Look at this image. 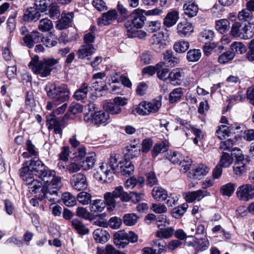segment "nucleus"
Returning <instances> with one entry per match:
<instances>
[{
  "label": "nucleus",
  "mask_w": 254,
  "mask_h": 254,
  "mask_svg": "<svg viewBox=\"0 0 254 254\" xmlns=\"http://www.w3.org/2000/svg\"><path fill=\"white\" fill-rule=\"evenodd\" d=\"M35 175L44 182L42 190L43 197L50 202L55 203L60 198V189L62 185L61 178L56 175L54 170H50L40 160H32L29 165L23 167L20 170V175L22 179L27 176Z\"/></svg>",
  "instance_id": "obj_1"
},
{
  "label": "nucleus",
  "mask_w": 254,
  "mask_h": 254,
  "mask_svg": "<svg viewBox=\"0 0 254 254\" xmlns=\"http://www.w3.org/2000/svg\"><path fill=\"white\" fill-rule=\"evenodd\" d=\"M120 168L124 176H130L134 172V166L130 161L125 160L117 163L116 156H111L108 163H102L94 173V178L103 183H111L113 180L114 175Z\"/></svg>",
  "instance_id": "obj_2"
},
{
  "label": "nucleus",
  "mask_w": 254,
  "mask_h": 254,
  "mask_svg": "<svg viewBox=\"0 0 254 254\" xmlns=\"http://www.w3.org/2000/svg\"><path fill=\"white\" fill-rule=\"evenodd\" d=\"M48 97L53 100V102H48L46 108L51 110L53 106H57L69 99V89L65 84H57L49 82L45 87Z\"/></svg>",
  "instance_id": "obj_3"
},
{
  "label": "nucleus",
  "mask_w": 254,
  "mask_h": 254,
  "mask_svg": "<svg viewBox=\"0 0 254 254\" xmlns=\"http://www.w3.org/2000/svg\"><path fill=\"white\" fill-rule=\"evenodd\" d=\"M39 57L35 56L28 64L33 72L42 77L50 75L54 66L58 63V60L53 58L44 59L39 61Z\"/></svg>",
  "instance_id": "obj_4"
},
{
  "label": "nucleus",
  "mask_w": 254,
  "mask_h": 254,
  "mask_svg": "<svg viewBox=\"0 0 254 254\" xmlns=\"http://www.w3.org/2000/svg\"><path fill=\"white\" fill-rule=\"evenodd\" d=\"M145 10L136 8L129 14L130 19L127 20L125 22V27L127 30H130L133 28H142L146 20V17L144 15Z\"/></svg>",
  "instance_id": "obj_5"
},
{
  "label": "nucleus",
  "mask_w": 254,
  "mask_h": 254,
  "mask_svg": "<svg viewBox=\"0 0 254 254\" xmlns=\"http://www.w3.org/2000/svg\"><path fill=\"white\" fill-rule=\"evenodd\" d=\"M162 106L161 99H155L150 102H141L135 108V112L139 115L147 116L157 113Z\"/></svg>",
  "instance_id": "obj_6"
},
{
  "label": "nucleus",
  "mask_w": 254,
  "mask_h": 254,
  "mask_svg": "<svg viewBox=\"0 0 254 254\" xmlns=\"http://www.w3.org/2000/svg\"><path fill=\"white\" fill-rule=\"evenodd\" d=\"M20 33L23 35V40L24 44L29 48H32L35 44L39 43L42 38V34L38 31H34L29 34L27 28L22 26L20 29Z\"/></svg>",
  "instance_id": "obj_7"
},
{
  "label": "nucleus",
  "mask_w": 254,
  "mask_h": 254,
  "mask_svg": "<svg viewBox=\"0 0 254 254\" xmlns=\"http://www.w3.org/2000/svg\"><path fill=\"white\" fill-rule=\"evenodd\" d=\"M232 156L235 159L233 171L235 175L240 176L247 171L246 160L241 150H235Z\"/></svg>",
  "instance_id": "obj_8"
},
{
  "label": "nucleus",
  "mask_w": 254,
  "mask_h": 254,
  "mask_svg": "<svg viewBox=\"0 0 254 254\" xmlns=\"http://www.w3.org/2000/svg\"><path fill=\"white\" fill-rule=\"evenodd\" d=\"M236 194L240 200L248 201L254 196V186L249 184L243 185L238 188Z\"/></svg>",
  "instance_id": "obj_9"
},
{
  "label": "nucleus",
  "mask_w": 254,
  "mask_h": 254,
  "mask_svg": "<svg viewBox=\"0 0 254 254\" xmlns=\"http://www.w3.org/2000/svg\"><path fill=\"white\" fill-rule=\"evenodd\" d=\"M70 183L72 188L78 191L86 189L88 186L86 176L81 173L72 175Z\"/></svg>",
  "instance_id": "obj_10"
},
{
  "label": "nucleus",
  "mask_w": 254,
  "mask_h": 254,
  "mask_svg": "<svg viewBox=\"0 0 254 254\" xmlns=\"http://www.w3.org/2000/svg\"><path fill=\"white\" fill-rule=\"evenodd\" d=\"M166 46V42L163 33H158L153 35L151 39L152 49L157 53L160 52L164 49Z\"/></svg>",
  "instance_id": "obj_11"
},
{
  "label": "nucleus",
  "mask_w": 254,
  "mask_h": 254,
  "mask_svg": "<svg viewBox=\"0 0 254 254\" xmlns=\"http://www.w3.org/2000/svg\"><path fill=\"white\" fill-rule=\"evenodd\" d=\"M185 69L182 68H174L168 74V79L174 85H181L185 76Z\"/></svg>",
  "instance_id": "obj_12"
},
{
  "label": "nucleus",
  "mask_w": 254,
  "mask_h": 254,
  "mask_svg": "<svg viewBox=\"0 0 254 254\" xmlns=\"http://www.w3.org/2000/svg\"><path fill=\"white\" fill-rule=\"evenodd\" d=\"M209 168L203 164H199L189 173V176L192 179H200L209 171Z\"/></svg>",
  "instance_id": "obj_13"
},
{
  "label": "nucleus",
  "mask_w": 254,
  "mask_h": 254,
  "mask_svg": "<svg viewBox=\"0 0 254 254\" xmlns=\"http://www.w3.org/2000/svg\"><path fill=\"white\" fill-rule=\"evenodd\" d=\"M179 19V12L172 10L169 12L163 19V24L166 27H171L175 25Z\"/></svg>",
  "instance_id": "obj_14"
},
{
  "label": "nucleus",
  "mask_w": 254,
  "mask_h": 254,
  "mask_svg": "<svg viewBox=\"0 0 254 254\" xmlns=\"http://www.w3.org/2000/svg\"><path fill=\"white\" fill-rule=\"evenodd\" d=\"M210 195V192L207 190H198L187 193L185 196V199L188 202H192L196 199L199 200L204 197Z\"/></svg>",
  "instance_id": "obj_15"
},
{
  "label": "nucleus",
  "mask_w": 254,
  "mask_h": 254,
  "mask_svg": "<svg viewBox=\"0 0 254 254\" xmlns=\"http://www.w3.org/2000/svg\"><path fill=\"white\" fill-rule=\"evenodd\" d=\"M47 122L49 125L48 128L49 130L53 129L54 132L57 134H59L61 137L63 132L61 128V122L54 116H50L47 117Z\"/></svg>",
  "instance_id": "obj_16"
},
{
  "label": "nucleus",
  "mask_w": 254,
  "mask_h": 254,
  "mask_svg": "<svg viewBox=\"0 0 254 254\" xmlns=\"http://www.w3.org/2000/svg\"><path fill=\"white\" fill-rule=\"evenodd\" d=\"M118 13L115 9L109 10L104 13L101 18H98V24L100 25H108L111 22L117 19Z\"/></svg>",
  "instance_id": "obj_17"
},
{
  "label": "nucleus",
  "mask_w": 254,
  "mask_h": 254,
  "mask_svg": "<svg viewBox=\"0 0 254 254\" xmlns=\"http://www.w3.org/2000/svg\"><path fill=\"white\" fill-rule=\"evenodd\" d=\"M109 114L104 111L95 112L91 119V122L96 125L106 124L109 120Z\"/></svg>",
  "instance_id": "obj_18"
},
{
  "label": "nucleus",
  "mask_w": 254,
  "mask_h": 254,
  "mask_svg": "<svg viewBox=\"0 0 254 254\" xmlns=\"http://www.w3.org/2000/svg\"><path fill=\"white\" fill-rule=\"evenodd\" d=\"M164 64L166 66L174 67L179 64L180 59L172 51H167L164 53Z\"/></svg>",
  "instance_id": "obj_19"
},
{
  "label": "nucleus",
  "mask_w": 254,
  "mask_h": 254,
  "mask_svg": "<svg viewBox=\"0 0 254 254\" xmlns=\"http://www.w3.org/2000/svg\"><path fill=\"white\" fill-rule=\"evenodd\" d=\"M193 31V27L190 23L182 22L177 25V33L181 37L189 35Z\"/></svg>",
  "instance_id": "obj_20"
},
{
  "label": "nucleus",
  "mask_w": 254,
  "mask_h": 254,
  "mask_svg": "<svg viewBox=\"0 0 254 254\" xmlns=\"http://www.w3.org/2000/svg\"><path fill=\"white\" fill-rule=\"evenodd\" d=\"M96 51V49L93 45L84 44L78 50L77 56L78 58L84 59L87 58Z\"/></svg>",
  "instance_id": "obj_21"
},
{
  "label": "nucleus",
  "mask_w": 254,
  "mask_h": 254,
  "mask_svg": "<svg viewBox=\"0 0 254 254\" xmlns=\"http://www.w3.org/2000/svg\"><path fill=\"white\" fill-rule=\"evenodd\" d=\"M73 17V13L71 12L63 13L62 18L59 20L56 27L60 30L66 28L71 22Z\"/></svg>",
  "instance_id": "obj_22"
},
{
  "label": "nucleus",
  "mask_w": 254,
  "mask_h": 254,
  "mask_svg": "<svg viewBox=\"0 0 254 254\" xmlns=\"http://www.w3.org/2000/svg\"><path fill=\"white\" fill-rule=\"evenodd\" d=\"M183 8L185 15L189 17L196 16L198 11L197 5L194 2L192 1L185 3L183 5Z\"/></svg>",
  "instance_id": "obj_23"
},
{
  "label": "nucleus",
  "mask_w": 254,
  "mask_h": 254,
  "mask_svg": "<svg viewBox=\"0 0 254 254\" xmlns=\"http://www.w3.org/2000/svg\"><path fill=\"white\" fill-rule=\"evenodd\" d=\"M110 235L108 232L102 228L96 229L93 232V237L95 240L99 243H106Z\"/></svg>",
  "instance_id": "obj_24"
},
{
  "label": "nucleus",
  "mask_w": 254,
  "mask_h": 254,
  "mask_svg": "<svg viewBox=\"0 0 254 254\" xmlns=\"http://www.w3.org/2000/svg\"><path fill=\"white\" fill-rule=\"evenodd\" d=\"M29 186V192L32 193H36L42 185V183L38 180L33 179L32 176H27L26 179H23Z\"/></svg>",
  "instance_id": "obj_25"
},
{
  "label": "nucleus",
  "mask_w": 254,
  "mask_h": 254,
  "mask_svg": "<svg viewBox=\"0 0 254 254\" xmlns=\"http://www.w3.org/2000/svg\"><path fill=\"white\" fill-rule=\"evenodd\" d=\"M242 32L240 34V38L247 40L251 39L254 35V24L249 22L243 24Z\"/></svg>",
  "instance_id": "obj_26"
},
{
  "label": "nucleus",
  "mask_w": 254,
  "mask_h": 254,
  "mask_svg": "<svg viewBox=\"0 0 254 254\" xmlns=\"http://www.w3.org/2000/svg\"><path fill=\"white\" fill-rule=\"evenodd\" d=\"M127 233L118 232L114 235V243L119 248H124L127 245Z\"/></svg>",
  "instance_id": "obj_27"
},
{
  "label": "nucleus",
  "mask_w": 254,
  "mask_h": 254,
  "mask_svg": "<svg viewBox=\"0 0 254 254\" xmlns=\"http://www.w3.org/2000/svg\"><path fill=\"white\" fill-rule=\"evenodd\" d=\"M72 227L80 235H84L88 234L89 230L83 222L77 219H74L71 221Z\"/></svg>",
  "instance_id": "obj_28"
},
{
  "label": "nucleus",
  "mask_w": 254,
  "mask_h": 254,
  "mask_svg": "<svg viewBox=\"0 0 254 254\" xmlns=\"http://www.w3.org/2000/svg\"><path fill=\"white\" fill-rule=\"evenodd\" d=\"M152 195L153 198L159 201L165 200L168 197L166 190L159 187H154L152 190Z\"/></svg>",
  "instance_id": "obj_29"
},
{
  "label": "nucleus",
  "mask_w": 254,
  "mask_h": 254,
  "mask_svg": "<svg viewBox=\"0 0 254 254\" xmlns=\"http://www.w3.org/2000/svg\"><path fill=\"white\" fill-rule=\"evenodd\" d=\"M90 88L86 83H83L75 92L74 98L78 101H83L85 99Z\"/></svg>",
  "instance_id": "obj_30"
},
{
  "label": "nucleus",
  "mask_w": 254,
  "mask_h": 254,
  "mask_svg": "<svg viewBox=\"0 0 254 254\" xmlns=\"http://www.w3.org/2000/svg\"><path fill=\"white\" fill-rule=\"evenodd\" d=\"M209 242L206 237L201 239L196 238L195 243H194L193 245V248L195 251L203 252L207 250L209 248Z\"/></svg>",
  "instance_id": "obj_31"
},
{
  "label": "nucleus",
  "mask_w": 254,
  "mask_h": 254,
  "mask_svg": "<svg viewBox=\"0 0 254 254\" xmlns=\"http://www.w3.org/2000/svg\"><path fill=\"white\" fill-rule=\"evenodd\" d=\"M40 12L35 7L28 8L24 15V18L27 21H36L40 17Z\"/></svg>",
  "instance_id": "obj_32"
},
{
  "label": "nucleus",
  "mask_w": 254,
  "mask_h": 254,
  "mask_svg": "<svg viewBox=\"0 0 254 254\" xmlns=\"http://www.w3.org/2000/svg\"><path fill=\"white\" fill-rule=\"evenodd\" d=\"M167 159L174 164H181L184 157L179 152L170 151L168 153Z\"/></svg>",
  "instance_id": "obj_33"
},
{
  "label": "nucleus",
  "mask_w": 254,
  "mask_h": 254,
  "mask_svg": "<svg viewBox=\"0 0 254 254\" xmlns=\"http://www.w3.org/2000/svg\"><path fill=\"white\" fill-rule=\"evenodd\" d=\"M235 188V184L232 183H228L222 185L220 188V192L223 196L230 197L234 193Z\"/></svg>",
  "instance_id": "obj_34"
},
{
  "label": "nucleus",
  "mask_w": 254,
  "mask_h": 254,
  "mask_svg": "<svg viewBox=\"0 0 254 254\" xmlns=\"http://www.w3.org/2000/svg\"><path fill=\"white\" fill-rule=\"evenodd\" d=\"M112 193L115 198L119 197L124 201H129V194L124 190V189L122 186L116 187Z\"/></svg>",
  "instance_id": "obj_35"
},
{
  "label": "nucleus",
  "mask_w": 254,
  "mask_h": 254,
  "mask_svg": "<svg viewBox=\"0 0 254 254\" xmlns=\"http://www.w3.org/2000/svg\"><path fill=\"white\" fill-rule=\"evenodd\" d=\"M183 89L178 87L173 89L169 95V101L171 103L177 102L181 100L183 95Z\"/></svg>",
  "instance_id": "obj_36"
},
{
  "label": "nucleus",
  "mask_w": 254,
  "mask_h": 254,
  "mask_svg": "<svg viewBox=\"0 0 254 254\" xmlns=\"http://www.w3.org/2000/svg\"><path fill=\"white\" fill-rule=\"evenodd\" d=\"M106 203L101 199H96L93 200L90 204V209L93 213H98L102 212L105 208Z\"/></svg>",
  "instance_id": "obj_37"
},
{
  "label": "nucleus",
  "mask_w": 254,
  "mask_h": 254,
  "mask_svg": "<svg viewBox=\"0 0 254 254\" xmlns=\"http://www.w3.org/2000/svg\"><path fill=\"white\" fill-rule=\"evenodd\" d=\"M157 74L158 77L161 80H166L168 78L167 74L169 69L165 66L163 63H159L156 64Z\"/></svg>",
  "instance_id": "obj_38"
},
{
  "label": "nucleus",
  "mask_w": 254,
  "mask_h": 254,
  "mask_svg": "<svg viewBox=\"0 0 254 254\" xmlns=\"http://www.w3.org/2000/svg\"><path fill=\"white\" fill-rule=\"evenodd\" d=\"M215 27L219 33L223 34L229 30L230 22L226 19H222L217 20L216 22Z\"/></svg>",
  "instance_id": "obj_39"
},
{
  "label": "nucleus",
  "mask_w": 254,
  "mask_h": 254,
  "mask_svg": "<svg viewBox=\"0 0 254 254\" xmlns=\"http://www.w3.org/2000/svg\"><path fill=\"white\" fill-rule=\"evenodd\" d=\"M214 37V32L210 29H205L200 32L199 38L203 43L207 44L212 41Z\"/></svg>",
  "instance_id": "obj_40"
},
{
  "label": "nucleus",
  "mask_w": 254,
  "mask_h": 254,
  "mask_svg": "<svg viewBox=\"0 0 254 254\" xmlns=\"http://www.w3.org/2000/svg\"><path fill=\"white\" fill-rule=\"evenodd\" d=\"M235 141L232 139H228L225 141H221L220 143V149L223 151L228 150L231 151V154L235 150H241L237 147H234Z\"/></svg>",
  "instance_id": "obj_41"
},
{
  "label": "nucleus",
  "mask_w": 254,
  "mask_h": 254,
  "mask_svg": "<svg viewBox=\"0 0 254 254\" xmlns=\"http://www.w3.org/2000/svg\"><path fill=\"white\" fill-rule=\"evenodd\" d=\"M63 203L68 207L74 206L76 204V198L70 192H66L62 194Z\"/></svg>",
  "instance_id": "obj_42"
},
{
  "label": "nucleus",
  "mask_w": 254,
  "mask_h": 254,
  "mask_svg": "<svg viewBox=\"0 0 254 254\" xmlns=\"http://www.w3.org/2000/svg\"><path fill=\"white\" fill-rule=\"evenodd\" d=\"M232 131H234L233 127L221 125L216 130V133L218 137L220 139H222L225 136H228L229 133Z\"/></svg>",
  "instance_id": "obj_43"
},
{
  "label": "nucleus",
  "mask_w": 254,
  "mask_h": 254,
  "mask_svg": "<svg viewBox=\"0 0 254 254\" xmlns=\"http://www.w3.org/2000/svg\"><path fill=\"white\" fill-rule=\"evenodd\" d=\"M168 149V146L164 142L156 143L154 145L151 151L152 156L153 158L156 157L159 153L165 152Z\"/></svg>",
  "instance_id": "obj_44"
},
{
  "label": "nucleus",
  "mask_w": 254,
  "mask_h": 254,
  "mask_svg": "<svg viewBox=\"0 0 254 254\" xmlns=\"http://www.w3.org/2000/svg\"><path fill=\"white\" fill-rule=\"evenodd\" d=\"M53 27L52 21L48 18H45L40 20L38 29L43 32H46L51 30Z\"/></svg>",
  "instance_id": "obj_45"
},
{
  "label": "nucleus",
  "mask_w": 254,
  "mask_h": 254,
  "mask_svg": "<svg viewBox=\"0 0 254 254\" xmlns=\"http://www.w3.org/2000/svg\"><path fill=\"white\" fill-rule=\"evenodd\" d=\"M190 47L189 43L184 40L179 41L174 45V50L177 53H184L188 50Z\"/></svg>",
  "instance_id": "obj_46"
},
{
  "label": "nucleus",
  "mask_w": 254,
  "mask_h": 254,
  "mask_svg": "<svg viewBox=\"0 0 254 254\" xmlns=\"http://www.w3.org/2000/svg\"><path fill=\"white\" fill-rule=\"evenodd\" d=\"M174 231L172 227H168L166 228H161L159 229L156 234V236L159 238H169L173 234Z\"/></svg>",
  "instance_id": "obj_47"
},
{
  "label": "nucleus",
  "mask_w": 254,
  "mask_h": 254,
  "mask_svg": "<svg viewBox=\"0 0 254 254\" xmlns=\"http://www.w3.org/2000/svg\"><path fill=\"white\" fill-rule=\"evenodd\" d=\"M253 17V13L247 8L243 9L239 12L238 18L241 21L245 22L251 20Z\"/></svg>",
  "instance_id": "obj_48"
},
{
  "label": "nucleus",
  "mask_w": 254,
  "mask_h": 254,
  "mask_svg": "<svg viewBox=\"0 0 254 254\" xmlns=\"http://www.w3.org/2000/svg\"><path fill=\"white\" fill-rule=\"evenodd\" d=\"M152 59V56L150 52L146 51L140 55L138 60V63L141 66L148 64H150Z\"/></svg>",
  "instance_id": "obj_49"
},
{
  "label": "nucleus",
  "mask_w": 254,
  "mask_h": 254,
  "mask_svg": "<svg viewBox=\"0 0 254 254\" xmlns=\"http://www.w3.org/2000/svg\"><path fill=\"white\" fill-rule=\"evenodd\" d=\"M76 215L85 220H91L92 216L91 214L84 207H78L76 210Z\"/></svg>",
  "instance_id": "obj_50"
},
{
  "label": "nucleus",
  "mask_w": 254,
  "mask_h": 254,
  "mask_svg": "<svg viewBox=\"0 0 254 254\" xmlns=\"http://www.w3.org/2000/svg\"><path fill=\"white\" fill-rule=\"evenodd\" d=\"M233 158L229 154L224 152L221 156L219 162L220 166L225 168L229 167L233 162Z\"/></svg>",
  "instance_id": "obj_51"
},
{
  "label": "nucleus",
  "mask_w": 254,
  "mask_h": 254,
  "mask_svg": "<svg viewBox=\"0 0 254 254\" xmlns=\"http://www.w3.org/2000/svg\"><path fill=\"white\" fill-rule=\"evenodd\" d=\"M138 220L137 215L134 213L126 214L124 216V223L127 226H131L135 225Z\"/></svg>",
  "instance_id": "obj_52"
},
{
  "label": "nucleus",
  "mask_w": 254,
  "mask_h": 254,
  "mask_svg": "<svg viewBox=\"0 0 254 254\" xmlns=\"http://www.w3.org/2000/svg\"><path fill=\"white\" fill-rule=\"evenodd\" d=\"M104 107L107 111V112L112 114H120L122 111L121 108L114 102H108L104 105Z\"/></svg>",
  "instance_id": "obj_53"
},
{
  "label": "nucleus",
  "mask_w": 254,
  "mask_h": 254,
  "mask_svg": "<svg viewBox=\"0 0 254 254\" xmlns=\"http://www.w3.org/2000/svg\"><path fill=\"white\" fill-rule=\"evenodd\" d=\"M77 200L82 205H86L91 202V195L87 192L82 191L77 194Z\"/></svg>",
  "instance_id": "obj_54"
},
{
  "label": "nucleus",
  "mask_w": 254,
  "mask_h": 254,
  "mask_svg": "<svg viewBox=\"0 0 254 254\" xmlns=\"http://www.w3.org/2000/svg\"><path fill=\"white\" fill-rule=\"evenodd\" d=\"M50 0H36L34 3V7L40 12L45 11L48 6L50 4Z\"/></svg>",
  "instance_id": "obj_55"
},
{
  "label": "nucleus",
  "mask_w": 254,
  "mask_h": 254,
  "mask_svg": "<svg viewBox=\"0 0 254 254\" xmlns=\"http://www.w3.org/2000/svg\"><path fill=\"white\" fill-rule=\"evenodd\" d=\"M80 169V164L78 158L66 166V171L70 174L77 172Z\"/></svg>",
  "instance_id": "obj_56"
},
{
  "label": "nucleus",
  "mask_w": 254,
  "mask_h": 254,
  "mask_svg": "<svg viewBox=\"0 0 254 254\" xmlns=\"http://www.w3.org/2000/svg\"><path fill=\"white\" fill-rule=\"evenodd\" d=\"M200 57L201 52L198 49L190 50L187 53V58L189 62H196L200 59Z\"/></svg>",
  "instance_id": "obj_57"
},
{
  "label": "nucleus",
  "mask_w": 254,
  "mask_h": 254,
  "mask_svg": "<svg viewBox=\"0 0 254 254\" xmlns=\"http://www.w3.org/2000/svg\"><path fill=\"white\" fill-rule=\"evenodd\" d=\"M115 197L113 195L112 192H107L104 194V199L106 204L109 205L107 209L111 211L115 207L116 201L115 199Z\"/></svg>",
  "instance_id": "obj_58"
},
{
  "label": "nucleus",
  "mask_w": 254,
  "mask_h": 254,
  "mask_svg": "<svg viewBox=\"0 0 254 254\" xmlns=\"http://www.w3.org/2000/svg\"><path fill=\"white\" fill-rule=\"evenodd\" d=\"M235 57V53L232 51H227L222 54L218 58L220 64H225L232 60Z\"/></svg>",
  "instance_id": "obj_59"
},
{
  "label": "nucleus",
  "mask_w": 254,
  "mask_h": 254,
  "mask_svg": "<svg viewBox=\"0 0 254 254\" xmlns=\"http://www.w3.org/2000/svg\"><path fill=\"white\" fill-rule=\"evenodd\" d=\"M49 13L51 18L54 19L59 18L60 15V10L57 4L52 3L49 5Z\"/></svg>",
  "instance_id": "obj_60"
},
{
  "label": "nucleus",
  "mask_w": 254,
  "mask_h": 254,
  "mask_svg": "<svg viewBox=\"0 0 254 254\" xmlns=\"http://www.w3.org/2000/svg\"><path fill=\"white\" fill-rule=\"evenodd\" d=\"M231 49L234 53L242 54L246 51V46L240 42H234L231 45Z\"/></svg>",
  "instance_id": "obj_61"
},
{
  "label": "nucleus",
  "mask_w": 254,
  "mask_h": 254,
  "mask_svg": "<svg viewBox=\"0 0 254 254\" xmlns=\"http://www.w3.org/2000/svg\"><path fill=\"white\" fill-rule=\"evenodd\" d=\"M188 207V204H183L181 206L174 208L173 209L172 216L175 218H179L186 212Z\"/></svg>",
  "instance_id": "obj_62"
},
{
  "label": "nucleus",
  "mask_w": 254,
  "mask_h": 254,
  "mask_svg": "<svg viewBox=\"0 0 254 254\" xmlns=\"http://www.w3.org/2000/svg\"><path fill=\"white\" fill-rule=\"evenodd\" d=\"M243 24H241L240 22H234L231 28V33L232 35L234 37L240 38V34H241V32H242V30L243 29Z\"/></svg>",
  "instance_id": "obj_63"
},
{
  "label": "nucleus",
  "mask_w": 254,
  "mask_h": 254,
  "mask_svg": "<svg viewBox=\"0 0 254 254\" xmlns=\"http://www.w3.org/2000/svg\"><path fill=\"white\" fill-rule=\"evenodd\" d=\"M137 28H133L130 30H127V35L130 37H137L139 39H144L146 37V33L142 30H138Z\"/></svg>",
  "instance_id": "obj_64"
}]
</instances>
